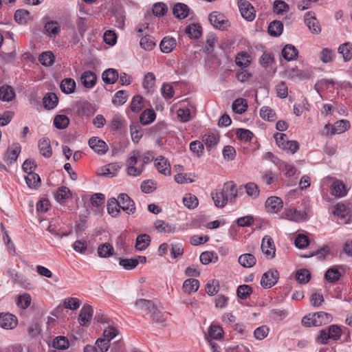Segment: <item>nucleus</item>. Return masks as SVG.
Masks as SVG:
<instances>
[{"label":"nucleus","mask_w":352,"mask_h":352,"mask_svg":"<svg viewBox=\"0 0 352 352\" xmlns=\"http://www.w3.org/2000/svg\"><path fill=\"white\" fill-rule=\"evenodd\" d=\"M332 317L329 314L319 311L314 314H309L302 319V324L305 327H320L328 324L331 321Z\"/></svg>","instance_id":"obj_1"},{"label":"nucleus","mask_w":352,"mask_h":352,"mask_svg":"<svg viewBox=\"0 0 352 352\" xmlns=\"http://www.w3.org/2000/svg\"><path fill=\"white\" fill-rule=\"evenodd\" d=\"M238 6L243 19L248 21L254 19L256 14L254 7L247 0H238Z\"/></svg>","instance_id":"obj_2"},{"label":"nucleus","mask_w":352,"mask_h":352,"mask_svg":"<svg viewBox=\"0 0 352 352\" xmlns=\"http://www.w3.org/2000/svg\"><path fill=\"white\" fill-rule=\"evenodd\" d=\"M118 201L120 209L128 214H133L135 212L136 208L134 201L126 193H120L118 197Z\"/></svg>","instance_id":"obj_3"},{"label":"nucleus","mask_w":352,"mask_h":352,"mask_svg":"<svg viewBox=\"0 0 352 352\" xmlns=\"http://www.w3.org/2000/svg\"><path fill=\"white\" fill-rule=\"evenodd\" d=\"M139 156L140 153L138 151H133L131 153V156L126 161V172L129 175L136 177L142 173V168H140L135 167V165L138 162Z\"/></svg>","instance_id":"obj_4"},{"label":"nucleus","mask_w":352,"mask_h":352,"mask_svg":"<svg viewBox=\"0 0 352 352\" xmlns=\"http://www.w3.org/2000/svg\"><path fill=\"white\" fill-rule=\"evenodd\" d=\"M278 278V272L276 270H270L263 274L261 285L264 288H271L277 283Z\"/></svg>","instance_id":"obj_5"},{"label":"nucleus","mask_w":352,"mask_h":352,"mask_svg":"<svg viewBox=\"0 0 352 352\" xmlns=\"http://www.w3.org/2000/svg\"><path fill=\"white\" fill-rule=\"evenodd\" d=\"M350 127V123L346 120H340L336 122L333 125L326 124L324 129L327 131V135H329L330 131L331 135L340 134L344 133Z\"/></svg>","instance_id":"obj_6"},{"label":"nucleus","mask_w":352,"mask_h":352,"mask_svg":"<svg viewBox=\"0 0 352 352\" xmlns=\"http://www.w3.org/2000/svg\"><path fill=\"white\" fill-rule=\"evenodd\" d=\"M261 250L267 258L275 256L276 248L273 239L270 236L265 235L261 243Z\"/></svg>","instance_id":"obj_7"},{"label":"nucleus","mask_w":352,"mask_h":352,"mask_svg":"<svg viewBox=\"0 0 352 352\" xmlns=\"http://www.w3.org/2000/svg\"><path fill=\"white\" fill-rule=\"evenodd\" d=\"M333 214L340 219H346L345 224H349L351 221V214L349 208L342 203H338L333 207Z\"/></svg>","instance_id":"obj_8"},{"label":"nucleus","mask_w":352,"mask_h":352,"mask_svg":"<svg viewBox=\"0 0 352 352\" xmlns=\"http://www.w3.org/2000/svg\"><path fill=\"white\" fill-rule=\"evenodd\" d=\"M93 308L89 305H84L80 312L78 321L81 326L87 327L92 319Z\"/></svg>","instance_id":"obj_9"},{"label":"nucleus","mask_w":352,"mask_h":352,"mask_svg":"<svg viewBox=\"0 0 352 352\" xmlns=\"http://www.w3.org/2000/svg\"><path fill=\"white\" fill-rule=\"evenodd\" d=\"M88 144L90 148L99 155L105 154L108 151V146L106 142L99 139L98 137L91 138Z\"/></svg>","instance_id":"obj_10"},{"label":"nucleus","mask_w":352,"mask_h":352,"mask_svg":"<svg viewBox=\"0 0 352 352\" xmlns=\"http://www.w3.org/2000/svg\"><path fill=\"white\" fill-rule=\"evenodd\" d=\"M210 23L216 28L224 30L228 23V21L225 19V16L217 12H212L209 15Z\"/></svg>","instance_id":"obj_11"},{"label":"nucleus","mask_w":352,"mask_h":352,"mask_svg":"<svg viewBox=\"0 0 352 352\" xmlns=\"http://www.w3.org/2000/svg\"><path fill=\"white\" fill-rule=\"evenodd\" d=\"M17 324L16 317L11 314H0V327L6 329H12Z\"/></svg>","instance_id":"obj_12"},{"label":"nucleus","mask_w":352,"mask_h":352,"mask_svg":"<svg viewBox=\"0 0 352 352\" xmlns=\"http://www.w3.org/2000/svg\"><path fill=\"white\" fill-rule=\"evenodd\" d=\"M285 76L291 80H305L309 78L308 73L297 67H288L284 72Z\"/></svg>","instance_id":"obj_13"},{"label":"nucleus","mask_w":352,"mask_h":352,"mask_svg":"<svg viewBox=\"0 0 352 352\" xmlns=\"http://www.w3.org/2000/svg\"><path fill=\"white\" fill-rule=\"evenodd\" d=\"M285 215L287 219L295 222H300L308 219L307 213L305 210H297L296 209H289Z\"/></svg>","instance_id":"obj_14"},{"label":"nucleus","mask_w":352,"mask_h":352,"mask_svg":"<svg viewBox=\"0 0 352 352\" xmlns=\"http://www.w3.org/2000/svg\"><path fill=\"white\" fill-rule=\"evenodd\" d=\"M273 163L279 168L280 170L283 172L287 177H290L295 175L296 168L292 164H288L280 159H275Z\"/></svg>","instance_id":"obj_15"},{"label":"nucleus","mask_w":352,"mask_h":352,"mask_svg":"<svg viewBox=\"0 0 352 352\" xmlns=\"http://www.w3.org/2000/svg\"><path fill=\"white\" fill-rule=\"evenodd\" d=\"M283 203L278 197H270L265 201V207L269 212H278L283 208Z\"/></svg>","instance_id":"obj_16"},{"label":"nucleus","mask_w":352,"mask_h":352,"mask_svg":"<svg viewBox=\"0 0 352 352\" xmlns=\"http://www.w3.org/2000/svg\"><path fill=\"white\" fill-rule=\"evenodd\" d=\"M155 166L160 173H162L164 175H170V165L168 160L163 156H159L156 158Z\"/></svg>","instance_id":"obj_17"},{"label":"nucleus","mask_w":352,"mask_h":352,"mask_svg":"<svg viewBox=\"0 0 352 352\" xmlns=\"http://www.w3.org/2000/svg\"><path fill=\"white\" fill-rule=\"evenodd\" d=\"M38 149L41 155L46 158H50L52 155V149L50 140L47 138H43L38 141Z\"/></svg>","instance_id":"obj_18"},{"label":"nucleus","mask_w":352,"mask_h":352,"mask_svg":"<svg viewBox=\"0 0 352 352\" xmlns=\"http://www.w3.org/2000/svg\"><path fill=\"white\" fill-rule=\"evenodd\" d=\"M305 21L312 33L318 34L321 32L318 21L311 12H308L305 14Z\"/></svg>","instance_id":"obj_19"},{"label":"nucleus","mask_w":352,"mask_h":352,"mask_svg":"<svg viewBox=\"0 0 352 352\" xmlns=\"http://www.w3.org/2000/svg\"><path fill=\"white\" fill-rule=\"evenodd\" d=\"M346 188L342 181L336 180L331 186V194L338 197H342L346 195Z\"/></svg>","instance_id":"obj_20"},{"label":"nucleus","mask_w":352,"mask_h":352,"mask_svg":"<svg viewBox=\"0 0 352 352\" xmlns=\"http://www.w3.org/2000/svg\"><path fill=\"white\" fill-rule=\"evenodd\" d=\"M222 189L211 192V197L214 201V206L217 208H223L228 203V197Z\"/></svg>","instance_id":"obj_21"},{"label":"nucleus","mask_w":352,"mask_h":352,"mask_svg":"<svg viewBox=\"0 0 352 352\" xmlns=\"http://www.w3.org/2000/svg\"><path fill=\"white\" fill-rule=\"evenodd\" d=\"M81 82L86 88H92L96 83L97 76L95 73L91 71H86L82 73Z\"/></svg>","instance_id":"obj_22"},{"label":"nucleus","mask_w":352,"mask_h":352,"mask_svg":"<svg viewBox=\"0 0 352 352\" xmlns=\"http://www.w3.org/2000/svg\"><path fill=\"white\" fill-rule=\"evenodd\" d=\"M135 306L141 311L151 314L153 309H155V305L151 300L141 298L136 300Z\"/></svg>","instance_id":"obj_23"},{"label":"nucleus","mask_w":352,"mask_h":352,"mask_svg":"<svg viewBox=\"0 0 352 352\" xmlns=\"http://www.w3.org/2000/svg\"><path fill=\"white\" fill-rule=\"evenodd\" d=\"M222 190L224 192L223 194H225L228 197V201H233L237 197L236 185L233 182H228L225 183Z\"/></svg>","instance_id":"obj_24"},{"label":"nucleus","mask_w":352,"mask_h":352,"mask_svg":"<svg viewBox=\"0 0 352 352\" xmlns=\"http://www.w3.org/2000/svg\"><path fill=\"white\" fill-rule=\"evenodd\" d=\"M189 8L187 5L182 3H177L173 9L174 16L179 19H185L189 14Z\"/></svg>","instance_id":"obj_25"},{"label":"nucleus","mask_w":352,"mask_h":352,"mask_svg":"<svg viewBox=\"0 0 352 352\" xmlns=\"http://www.w3.org/2000/svg\"><path fill=\"white\" fill-rule=\"evenodd\" d=\"M150 243V236L147 234H141L136 238L135 248L138 251H143L149 246Z\"/></svg>","instance_id":"obj_26"},{"label":"nucleus","mask_w":352,"mask_h":352,"mask_svg":"<svg viewBox=\"0 0 352 352\" xmlns=\"http://www.w3.org/2000/svg\"><path fill=\"white\" fill-rule=\"evenodd\" d=\"M281 54L285 60L290 61L298 57V51L294 45L287 44L282 50Z\"/></svg>","instance_id":"obj_27"},{"label":"nucleus","mask_w":352,"mask_h":352,"mask_svg":"<svg viewBox=\"0 0 352 352\" xmlns=\"http://www.w3.org/2000/svg\"><path fill=\"white\" fill-rule=\"evenodd\" d=\"M176 40L173 37H164L160 45V50L164 53H170L176 47Z\"/></svg>","instance_id":"obj_28"},{"label":"nucleus","mask_w":352,"mask_h":352,"mask_svg":"<svg viewBox=\"0 0 352 352\" xmlns=\"http://www.w3.org/2000/svg\"><path fill=\"white\" fill-rule=\"evenodd\" d=\"M223 330L218 325L212 324L210 328L208 334L206 335V339L207 341L209 340H220L223 338Z\"/></svg>","instance_id":"obj_29"},{"label":"nucleus","mask_w":352,"mask_h":352,"mask_svg":"<svg viewBox=\"0 0 352 352\" xmlns=\"http://www.w3.org/2000/svg\"><path fill=\"white\" fill-rule=\"evenodd\" d=\"M71 197L72 193L70 190L64 186L58 188L54 195L55 199L61 204L65 203L67 199H70Z\"/></svg>","instance_id":"obj_30"},{"label":"nucleus","mask_w":352,"mask_h":352,"mask_svg":"<svg viewBox=\"0 0 352 352\" xmlns=\"http://www.w3.org/2000/svg\"><path fill=\"white\" fill-rule=\"evenodd\" d=\"M238 261L242 267L249 268L256 263V258L253 254L246 253L239 256Z\"/></svg>","instance_id":"obj_31"},{"label":"nucleus","mask_w":352,"mask_h":352,"mask_svg":"<svg viewBox=\"0 0 352 352\" xmlns=\"http://www.w3.org/2000/svg\"><path fill=\"white\" fill-rule=\"evenodd\" d=\"M199 287V281L195 278L186 279L183 283L184 292L188 294L196 292Z\"/></svg>","instance_id":"obj_32"},{"label":"nucleus","mask_w":352,"mask_h":352,"mask_svg":"<svg viewBox=\"0 0 352 352\" xmlns=\"http://www.w3.org/2000/svg\"><path fill=\"white\" fill-rule=\"evenodd\" d=\"M119 77L118 72L115 69H107L103 72L102 78L103 81L106 84H113L115 83Z\"/></svg>","instance_id":"obj_33"},{"label":"nucleus","mask_w":352,"mask_h":352,"mask_svg":"<svg viewBox=\"0 0 352 352\" xmlns=\"http://www.w3.org/2000/svg\"><path fill=\"white\" fill-rule=\"evenodd\" d=\"M15 97V93L12 87L3 85L0 87V100L3 101H12Z\"/></svg>","instance_id":"obj_34"},{"label":"nucleus","mask_w":352,"mask_h":352,"mask_svg":"<svg viewBox=\"0 0 352 352\" xmlns=\"http://www.w3.org/2000/svg\"><path fill=\"white\" fill-rule=\"evenodd\" d=\"M14 17L19 24H25L32 19L30 12L25 9L16 10Z\"/></svg>","instance_id":"obj_35"},{"label":"nucleus","mask_w":352,"mask_h":352,"mask_svg":"<svg viewBox=\"0 0 352 352\" xmlns=\"http://www.w3.org/2000/svg\"><path fill=\"white\" fill-rule=\"evenodd\" d=\"M58 98L54 93H48L43 98L45 109H53L58 104Z\"/></svg>","instance_id":"obj_36"},{"label":"nucleus","mask_w":352,"mask_h":352,"mask_svg":"<svg viewBox=\"0 0 352 352\" xmlns=\"http://www.w3.org/2000/svg\"><path fill=\"white\" fill-rule=\"evenodd\" d=\"M283 30V23L280 21L275 20L270 23L267 31L270 36H278L282 34Z\"/></svg>","instance_id":"obj_37"},{"label":"nucleus","mask_w":352,"mask_h":352,"mask_svg":"<svg viewBox=\"0 0 352 352\" xmlns=\"http://www.w3.org/2000/svg\"><path fill=\"white\" fill-rule=\"evenodd\" d=\"M60 88L64 94H72L75 91L76 82L72 78H65L61 81Z\"/></svg>","instance_id":"obj_38"},{"label":"nucleus","mask_w":352,"mask_h":352,"mask_svg":"<svg viewBox=\"0 0 352 352\" xmlns=\"http://www.w3.org/2000/svg\"><path fill=\"white\" fill-rule=\"evenodd\" d=\"M20 151L21 146L19 144H13L12 147L8 148L5 155V160L6 161H10V163L16 161Z\"/></svg>","instance_id":"obj_39"},{"label":"nucleus","mask_w":352,"mask_h":352,"mask_svg":"<svg viewBox=\"0 0 352 352\" xmlns=\"http://www.w3.org/2000/svg\"><path fill=\"white\" fill-rule=\"evenodd\" d=\"M156 118V114L153 109L144 110L140 116V120L143 125H147L153 122Z\"/></svg>","instance_id":"obj_40"},{"label":"nucleus","mask_w":352,"mask_h":352,"mask_svg":"<svg viewBox=\"0 0 352 352\" xmlns=\"http://www.w3.org/2000/svg\"><path fill=\"white\" fill-rule=\"evenodd\" d=\"M341 277V273L336 267L329 268L324 274V278L329 283H335Z\"/></svg>","instance_id":"obj_41"},{"label":"nucleus","mask_w":352,"mask_h":352,"mask_svg":"<svg viewBox=\"0 0 352 352\" xmlns=\"http://www.w3.org/2000/svg\"><path fill=\"white\" fill-rule=\"evenodd\" d=\"M113 247L109 243L102 244L98 248V256L102 258H107L113 255Z\"/></svg>","instance_id":"obj_42"},{"label":"nucleus","mask_w":352,"mask_h":352,"mask_svg":"<svg viewBox=\"0 0 352 352\" xmlns=\"http://www.w3.org/2000/svg\"><path fill=\"white\" fill-rule=\"evenodd\" d=\"M248 109L246 100L239 98L236 99L232 103V110L239 114H242Z\"/></svg>","instance_id":"obj_43"},{"label":"nucleus","mask_w":352,"mask_h":352,"mask_svg":"<svg viewBox=\"0 0 352 352\" xmlns=\"http://www.w3.org/2000/svg\"><path fill=\"white\" fill-rule=\"evenodd\" d=\"M120 205L117 199L112 197L108 200L107 211L112 217H116L120 213Z\"/></svg>","instance_id":"obj_44"},{"label":"nucleus","mask_w":352,"mask_h":352,"mask_svg":"<svg viewBox=\"0 0 352 352\" xmlns=\"http://www.w3.org/2000/svg\"><path fill=\"white\" fill-rule=\"evenodd\" d=\"M140 47L146 51L152 50L156 45L154 38L150 35H146L140 39Z\"/></svg>","instance_id":"obj_45"},{"label":"nucleus","mask_w":352,"mask_h":352,"mask_svg":"<svg viewBox=\"0 0 352 352\" xmlns=\"http://www.w3.org/2000/svg\"><path fill=\"white\" fill-rule=\"evenodd\" d=\"M338 52L343 56L344 61H348L352 58V45L349 43L342 44L338 47Z\"/></svg>","instance_id":"obj_46"},{"label":"nucleus","mask_w":352,"mask_h":352,"mask_svg":"<svg viewBox=\"0 0 352 352\" xmlns=\"http://www.w3.org/2000/svg\"><path fill=\"white\" fill-rule=\"evenodd\" d=\"M250 55L247 52H242L235 58L236 65L240 67L245 68L250 63Z\"/></svg>","instance_id":"obj_47"},{"label":"nucleus","mask_w":352,"mask_h":352,"mask_svg":"<svg viewBox=\"0 0 352 352\" xmlns=\"http://www.w3.org/2000/svg\"><path fill=\"white\" fill-rule=\"evenodd\" d=\"M25 179L27 185L30 188H35L41 182L39 175L37 173H34L33 171L29 172L28 175L25 177Z\"/></svg>","instance_id":"obj_48"},{"label":"nucleus","mask_w":352,"mask_h":352,"mask_svg":"<svg viewBox=\"0 0 352 352\" xmlns=\"http://www.w3.org/2000/svg\"><path fill=\"white\" fill-rule=\"evenodd\" d=\"M183 203L188 208L194 209L198 206L199 201L195 195L188 193L183 197Z\"/></svg>","instance_id":"obj_49"},{"label":"nucleus","mask_w":352,"mask_h":352,"mask_svg":"<svg viewBox=\"0 0 352 352\" xmlns=\"http://www.w3.org/2000/svg\"><path fill=\"white\" fill-rule=\"evenodd\" d=\"M201 28L198 24H190L186 28V33L193 38H198L201 35Z\"/></svg>","instance_id":"obj_50"},{"label":"nucleus","mask_w":352,"mask_h":352,"mask_svg":"<svg viewBox=\"0 0 352 352\" xmlns=\"http://www.w3.org/2000/svg\"><path fill=\"white\" fill-rule=\"evenodd\" d=\"M295 278L299 283L306 284L311 278V274L306 269H300L296 272Z\"/></svg>","instance_id":"obj_51"},{"label":"nucleus","mask_w":352,"mask_h":352,"mask_svg":"<svg viewBox=\"0 0 352 352\" xmlns=\"http://www.w3.org/2000/svg\"><path fill=\"white\" fill-rule=\"evenodd\" d=\"M128 97L129 95L126 91L120 90L114 95L112 99V102L113 104L117 106L122 105L126 102Z\"/></svg>","instance_id":"obj_52"},{"label":"nucleus","mask_w":352,"mask_h":352,"mask_svg":"<svg viewBox=\"0 0 352 352\" xmlns=\"http://www.w3.org/2000/svg\"><path fill=\"white\" fill-rule=\"evenodd\" d=\"M69 124V119L65 115H57L54 119V124L58 129H64Z\"/></svg>","instance_id":"obj_53"},{"label":"nucleus","mask_w":352,"mask_h":352,"mask_svg":"<svg viewBox=\"0 0 352 352\" xmlns=\"http://www.w3.org/2000/svg\"><path fill=\"white\" fill-rule=\"evenodd\" d=\"M52 346L55 349L64 350L69 347V343L67 338L64 336H58L54 339Z\"/></svg>","instance_id":"obj_54"},{"label":"nucleus","mask_w":352,"mask_h":352,"mask_svg":"<svg viewBox=\"0 0 352 352\" xmlns=\"http://www.w3.org/2000/svg\"><path fill=\"white\" fill-rule=\"evenodd\" d=\"M244 188L249 197L254 199L258 197L260 190L258 186L255 183L248 182L244 186Z\"/></svg>","instance_id":"obj_55"},{"label":"nucleus","mask_w":352,"mask_h":352,"mask_svg":"<svg viewBox=\"0 0 352 352\" xmlns=\"http://www.w3.org/2000/svg\"><path fill=\"white\" fill-rule=\"evenodd\" d=\"M31 301L30 295L28 293H24L19 296L16 305L21 309H25L30 305Z\"/></svg>","instance_id":"obj_56"},{"label":"nucleus","mask_w":352,"mask_h":352,"mask_svg":"<svg viewBox=\"0 0 352 352\" xmlns=\"http://www.w3.org/2000/svg\"><path fill=\"white\" fill-rule=\"evenodd\" d=\"M143 106V98L140 95L134 96L130 104L131 111L138 113L142 110Z\"/></svg>","instance_id":"obj_57"},{"label":"nucleus","mask_w":352,"mask_h":352,"mask_svg":"<svg viewBox=\"0 0 352 352\" xmlns=\"http://www.w3.org/2000/svg\"><path fill=\"white\" fill-rule=\"evenodd\" d=\"M202 141L206 146L212 147L217 144L219 141V136L214 133H208L203 136Z\"/></svg>","instance_id":"obj_58"},{"label":"nucleus","mask_w":352,"mask_h":352,"mask_svg":"<svg viewBox=\"0 0 352 352\" xmlns=\"http://www.w3.org/2000/svg\"><path fill=\"white\" fill-rule=\"evenodd\" d=\"M45 31L50 35H56L60 30V27L58 23L56 21H50L45 25Z\"/></svg>","instance_id":"obj_59"},{"label":"nucleus","mask_w":352,"mask_h":352,"mask_svg":"<svg viewBox=\"0 0 352 352\" xmlns=\"http://www.w3.org/2000/svg\"><path fill=\"white\" fill-rule=\"evenodd\" d=\"M218 256L212 252H204L200 255V261L204 265H208L211 262L217 261Z\"/></svg>","instance_id":"obj_60"},{"label":"nucleus","mask_w":352,"mask_h":352,"mask_svg":"<svg viewBox=\"0 0 352 352\" xmlns=\"http://www.w3.org/2000/svg\"><path fill=\"white\" fill-rule=\"evenodd\" d=\"M252 288L248 285H239L236 290L237 296L241 299H247L252 293Z\"/></svg>","instance_id":"obj_61"},{"label":"nucleus","mask_w":352,"mask_h":352,"mask_svg":"<svg viewBox=\"0 0 352 352\" xmlns=\"http://www.w3.org/2000/svg\"><path fill=\"white\" fill-rule=\"evenodd\" d=\"M40 63L45 66H50L54 61V56L51 52H43L38 58Z\"/></svg>","instance_id":"obj_62"},{"label":"nucleus","mask_w":352,"mask_h":352,"mask_svg":"<svg viewBox=\"0 0 352 352\" xmlns=\"http://www.w3.org/2000/svg\"><path fill=\"white\" fill-rule=\"evenodd\" d=\"M289 6L285 1L276 0L274 2V12L278 14H283L289 11Z\"/></svg>","instance_id":"obj_63"},{"label":"nucleus","mask_w":352,"mask_h":352,"mask_svg":"<svg viewBox=\"0 0 352 352\" xmlns=\"http://www.w3.org/2000/svg\"><path fill=\"white\" fill-rule=\"evenodd\" d=\"M261 117L268 121H274L276 119V113L269 107H263L260 110Z\"/></svg>","instance_id":"obj_64"}]
</instances>
